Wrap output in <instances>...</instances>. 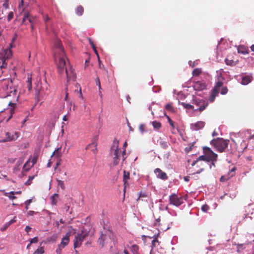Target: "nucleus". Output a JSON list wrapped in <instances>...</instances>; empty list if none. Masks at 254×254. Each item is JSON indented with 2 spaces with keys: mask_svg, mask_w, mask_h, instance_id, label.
<instances>
[{
  "mask_svg": "<svg viewBox=\"0 0 254 254\" xmlns=\"http://www.w3.org/2000/svg\"><path fill=\"white\" fill-rule=\"evenodd\" d=\"M202 72L201 68H196L193 69L192 72V74L194 76H198Z\"/></svg>",
  "mask_w": 254,
  "mask_h": 254,
  "instance_id": "obj_31",
  "label": "nucleus"
},
{
  "mask_svg": "<svg viewBox=\"0 0 254 254\" xmlns=\"http://www.w3.org/2000/svg\"><path fill=\"white\" fill-rule=\"evenodd\" d=\"M209 209V206L207 204L203 205L201 207V210L204 212H206Z\"/></svg>",
  "mask_w": 254,
  "mask_h": 254,
  "instance_id": "obj_40",
  "label": "nucleus"
},
{
  "mask_svg": "<svg viewBox=\"0 0 254 254\" xmlns=\"http://www.w3.org/2000/svg\"><path fill=\"white\" fill-rule=\"evenodd\" d=\"M249 49L244 46H241L238 48V52L244 55L248 54L249 53Z\"/></svg>",
  "mask_w": 254,
  "mask_h": 254,
  "instance_id": "obj_19",
  "label": "nucleus"
},
{
  "mask_svg": "<svg viewBox=\"0 0 254 254\" xmlns=\"http://www.w3.org/2000/svg\"><path fill=\"white\" fill-rule=\"evenodd\" d=\"M64 248H62V245H58V249L56 250V253H57V254H61V253H62V250L63 249H64Z\"/></svg>",
  "mask_w": 254,
  "mask_h": 254,
  "instance_id": "obj_43",
  "label": "nucleus"
},
{
  "mask_svg": "<svg viewBox=\"0 0 254 254\" xmlns=\"http://www.w3.org/2000/svg\"><path fill=\"white\" fill-rule=\"evenodd\" d=\"M9 48H6V49L2 50L0 51V60L2 62V65L1 66H6L7 63L6 60L9 59L12 56V52L10 50V48L12 47V43L9 45Z\"/></svg>",
  "mask_w": 254,
  "mask_h": 254,
  "instance_id": "obj_7",
  "label": "nucleus"
},
{
  "mask_svg": "<svg viewBox=\"0 0 254 254\" xmlns=\"http://www.w3.org/2000/svg\"><path fill=\"white\" fill-rule=\"evenodd\" d=\"M61 147L58 148L56 150L54 151V152L53 153L52 156L55 155L56 157H57L58 159L61 158V157L62 156V153L61 152Z\"/></svg>",
  "mask_w": 254,
  "mask_h": 254,
  "instance_id": "obj_23",
  "label": "nucleus"
},
{
  "mask_svg": "<svg viewBox=\"0 0 254 254\" xmlns=\"http://www.w3.org/2000/svg\"><path fill=\"white\" fill-rule=\"evenodd\" d=\"M43 19H44V21H45V22L46 23L48 20H50V18L48 15H47V14L44 15H43Z\"/></svg>",
  "mask_w": 254,
  "mask_h": 254,
  "instance_id": "obj_55",
  "label": "nucleus"
},
{
  "mask_svg": "<svg viewBox=\"0 0 254 254\" xmlns=\"http://www.w3.org/2000/svg\"><path fill=\"white\" fill-rule=\"evenodd\" d=\"M129 179V173L128 172H126V171H124V178L123 181L125 183H126V180H127Z\"/></svg>",
  "mask_w": 254,
  "mask_h": 254,
  "instance_id": "obj_35",
  "label": "nucleus"
},
{
  "mask_svg": "<svg viewBox=\"0 0 254 254\" xmlns=\"http://www.w3.org/2000/svg\"><path fill=\"white\" fill-rule=\"evenodd\" d=\"M28 18V22L29 23H30L31 24H33L34 22V20L35 18V17L31 15L30 14V13H29V18Z\"/></svg>",
  "mask_w": 254,
  "mask_h": 254,
  "instance_id": "obj_44",
  "label": "nucleus"
},
{
  "mask_svg": "<svg viewBox=\"0 0 254 254\" xmlns=\"http://www.w3.org/2000/svg\"><path fill=\"white\" fill-rule=\"evenodd\" d=\"M193 87L195 90L202 91L206 89V84L203 81H197L194 82Z\"/></svg>",
  "mask_w": 254,
  "mask_h": 254,
  "instance_id": "obj_13",
  "label": "nucleus"
},
{
  "mask_svg": "<svg viewBox=\"0 0 254 254\" xmlns=\"http://www.w3.org/2000/svg\"><path fill=\"white\" fill-rule=\"evenodd\" d=\"M9 226H10V225H9V224H8V223H6L4 225V226L3 227H1V228H0V230H1V231H5V230L7 229V228Z\"/></svg>",
  "mask_w": 254,
  "mask_h": 254,
  "instance_id": "obj_50",
  "label": "nucleus"
},
{
  "mask_svg": "<svg viewBox=\"0 0 254 254\" xmlns=\"http://www.w3.org/2000/svg\"><path fill=\"white\" fill-rule=\"evenodd\" d=\"M251 81V78L248 76H246L243 77L242 80V84L243 85H247L250 83Z\"/></svg>",
  "mask_w": 254,
  "mask_h": 254,
  "instance_id": "obj_25",
  "label": "nucleus"
},
{
  "mask_svg": "<svg viewBox=\"0 0 254 254\" xmlns=\"http://www.w3.org/2000/svg\"><path fill=\"white\" fill-rule=\"evenodd\" d=\"M109 234L110 232H107L106 234H101L100 237L98 239V243L102 248L104 247L105 244L108 242L110 239Z\"/></svg>",
  "mask_w": 254,
  "mask_h": 254,
  "instance_id": "obj_12",
  "label": "nucleus"
},
{
  "mask_svg": "<svg viewBox=\"0 0 254 254\" xmlns=\"http://www.w3.org/2000/svg\"><path fill=\"white\" fill-rule=\"evenodd\" d=\"M27 83H32V76L31 75L28 74L27 76Z\"/></svg>",
  "mask_w": 254,
  "mask_h": 254,
  "instance_id": "obj_54",
  "label": "nucleus"
},
{
  "mask_svg": "<svg viewBox=\"0 0 254 254\" xmlns=\"http://www.w3.org/2000/svg\"><path fill=\"white\" fill-rule=\"evenodd\" d=\"M83 12H84V8L83 7V6H82L81 5H79L77 7L76 9V13L79 15V16H81L82 15V14L83 13Z\"/></svg>",
  "mask_w": 254,
  "mask_h": 254,
  "instance_id": "obj_27",
  "label": "nucleus"
},
{
  "mask_svg": "<svg viewBox=\"0 0 254 254\" xmlns=\"http://www.w3.org/2000/svg\"><path fill=\"white\" fill-rule=\"evenodd\" d=\"M197 160L198 161H199V160H203V161H205L207 162V159L206 155L205 154L204 155L200 156L198 158Z\"/></svg>",
  "mask_w": 254,
  "mask_h": 254,
  "instance_id": "obj_45",
  "label": "nucleus"
},
{
  "mask_svg": "<svg viewBox=\"0 0 254 254\" xmlns=\"http://www.w3.org/2000/svg\"><path fill=\"white\" fill-rule=\"evenodd\" d=\"M124 186H124V194L125 195V191H126V190H126V187H127V186H128V183H127V180H126V184H125V183L124 182Z\"/></svg>",
  "mask_w": 254,
  "mask_h": 254,
  "instance_id": "obj_61",
  "label": "nucleus"
},
{
  "mask_svg": "<svg viewBox=\"0 0 254 254\" xmlns=\"http://www.w3.org/2000/svg\"><path fill=\"white\" fill-rule=\"evenodd\" d=\"M251 50L253 52H254V45H252L251 46Z\"/></svg>",
  "mask_w": 254,
  "mask_h": 254,
  "instance_id": "obj_64",
  "label": "nucleus"
},
{
  "mask_svg": "<svg viewBox=\"0 0 254 254\" xmlns=\"http://www.w3.org/2000/svg\"><path fill=\"white\" fill-rule=\"evenodd\" d=\"M219 94V90L213 88L211 92L210 96L208 99V101L210 102H213L215 99L216 96L218 95Z\"/></svg>",
  "mask_w": 254,
  "mask_h": 254,
  "instance_id": "obj_18",
  "label": "nucleus"
},
{
  "mask_svg": "<svg viewBox=\"0 0 254 254\" xmlns=\"http://www.w3.org/2000/svg\"><path fill=\"white\" fill-rule=\"evenodd\" d=\"M193 103L196 106L199 107L198 108L195 109L194 111H199V112H201L208 106V103L206 101L196 98L193 99Z\"/></svg>",
  "mask_w": 254,
  "mask_h": 254,
  "instance_id": "obj_11",
  "label": "nucleus"
},
{
  "mask_svg": "<svg viewBox=\"0 0 254 254\" xmlns=\"http://www.w3.org/2000/svg\"><path fill=\"white\" fill-rule=\"evenodd\" d=\"M167 118L168 119V122H169L170 125L172 127L173 129H174L175 128V126H174V122L168 116H167Z\"/></svg>",
  "mask_w": 254,
  "mask_h": 254,
  "instance_id": "obj_41",
  "label": "nucleus"
},
{
  "mask_svg": "<svg viewBox=\"0 0 254 254\" xmlns=\"http://www.w3.org/2000/svg\"><path fill=\"white\" fill-rule=\"evenodd\" d=\"M169 201L170 204L176 206H179L183 203V197H179L177 194L173 193L169 196Z\"/></svg>",
  "mask_w": 254,
  "mask_h": 254,
  "instance_id": "obj_10",
  "label": "nucleus"
},
{
  "mask_svg": "<svg viewBox=\"0 0 254 254\" xmlns=\"http://www.w3.org/2000/svg\"><path fill=\"white\" fill-rule=\"evenodd\" d=\"M96 82L97 85L99 87V89L101 90V84H100L99 78L98 77L96 78Z\"/></svg>",
  "mask_w": 254,
  "mask_h": 254,
  "instance_id": "obj_52",
  "label": "nucleus"
},
{
  "mask_svg": "<svg viewBox=\"0 0 254 254\" xmlns=\"http://www.w3.org/2000/svg\"><path fill=\"white\" fill-rule=\"evenodd\" d=\"M32 87V83H30L27 84V87L29 91H30L31 90Z\"/></svg>",
  "mask_w": 254,
  "mask_h": 254,
  "instance_id": "obj_60",
  "label": "nucleus"
},
{
  "mask_svg": "<svg viewBox=\"0 0 254 254\" xmlns=\"http://www.w3.org/2000/svg\"><path fill=\"white\" fill-rule=\"evenodd\" d=\"M23 13V17L22 20L21 24L26 25V20H28V18H29V12L24 11Z\"/></svg>",
  "mask_w": 254,
  "mask_h": 254,
  "instance_id": "obj_21",
  "label": "nucleus"
},
{
  "mask_svg": "<svg viewBox=\"0 0 254 254\" xmlns=\"http://www.w3.org/2000/svg\"><path fill=\"white\" fill-rule=\"evenodd\" d=\"M119 141H114L111 148V154L114 155L113 164L117 165L120 161L121 151L119 147Z\"/></svg>",
  "mask_w": 254,
  "mask_h": 254,
  "instance_id": "obj_5",
  "label": "nucleus"
},
{
  "mask_svg": "<svg viewBox=\"0 0 254 254\" xmlns=\"http://www.w3.org/2000/svg\"><path fill=\"white\" fill-rule=\"evenodd\" d=\"M76 230L73 229L72 226H70L68 228V231L65 234V235L63 238L62 242L60 245H62V248H64L67 246L69 241L70 236L73 234H75Z\"/></svg>",
  "mask_w": 254,
  "mask_h": 254,
  "instance_id": "obj_9",
  "label": "nucleus"
},
{
  "mask_svg": "<svg viewBox=\"0 0 254 254\" xmlns=\"http://www.w3.org/2000/svg\"><path fill=\"white\" fill-rule=\"evenodd\" d=\"M39 156V154L37 152H35L33 153V157L31 160L32 165H34L37 162L38 158Z\"/></svg>",
  "mask_w": 254,
  "mask_h": 254,
  "instance_id": "obj_28",
  "label": "nucleus"
},
{
  "mask_svg": "<svg viewBox=\"0 0 254 254\" xmlns=\"http://www.w3.org/2000/svg\"><path fill=\"white\" fill-rule=\"evenodd\" d=\"M11 79H8L4 82V89L5 90L7 95L3 97H12V99L9 100L8 102V105L12 107L11 110H13L15 108L16 102L18 101V96L17 93V91L16 89L14 87H12L11 86Z\"/></svg>",
  "mask_w": 254,
  "mask_h": 254,
  "instance_id": "obj_2",
  "label": "nucleus"
},
{
  "mask_svg": "<svg viewBox=\"0 0 254 254\" xmlns=\"http://www.w3.org/2000/svg\"><path fill=\"white\" fill-rule=\"evenodd\" d=\"M58 198L59 195L57 193H55L51 196V199L53 205H56L57 204Z\"/></svg>",
  "mask_w": 254,
  "mask_h": 254,
  "instance_id": "obj_24",
  "label": "nucleus"
},
{
  "mask_svg": "<svg viewBox=\"0 0 254 254\" xmlns=\"http://www.w3.org/2000/svg\"><path fill=\"white\" fill-rule=\"evenodd\" d=\"M5 135L6 138L4 141H9L16 139L19 136V133L18 132H15L14 134H12L8 132L6 133Z\"/></svg>",
  "mask_w": 254,
  "mask_h": 254,
  "instance_id": "obj_16",
  "label": "nucleus"
},
{
  "mask_svg": "<svg viewBox=\"0 0 254 254\" xmlns=\"http://www.w3.org/2000/svg\"><path fill=\"white\" fill-rule=\"evenodd\" d=\"M165 109L171 112H174V109L172 106V104L171 103H168L166 104V105L165 106Z\"/></svg>",
  "mask_w": 254,
  "mask_h": 254,
  "instance_id": "obj_33",
  "label": "nucleus"
},
{
  "mask_svg": "<svg viewBox=\"0 0 254 254\" xmlns=\"http://www.w3.org/2000/svg\"><path fill=\"white\" fill-rule=\"evenodd\" d=\"M55 58L58 59L57 63L58 71L62 75L66 74L67 80H75L76 76L71 67L67 57L64 53L62 42L59 39H56L54 43Z\"/></svg>",
  "mask_w": 254,
  "mask_h": 254,
  "instance_id": "obj_1",
  "label": "nucleus"
},
{
  "mask_svg": "<svg viewBox=\"0 0 254 254\" xmlns=\"http://www.w3.org/2000/svg\"><path fill=\"white\" fill-rule=\"evenodd\" d=\"M223 84V83L222 81H218L216 83V84L213 88L219 90L220 88L222 86Z\"/></svg>",
  "mask_w": 254,
  "mask_h": 254,
  "instance_id": "obj_37",
  "label": "nucleus"
},
{
  "mask_svg": "<svg viewBox=\"0 0 254 254\" xmlns=\"http://www.w3.org/2000/svg\"><path fill=\"white\" fill-rule=\"evenodd\" d=\"M139 129L143 133L144 131V126L143 124H141L139 127Z\"/></svg>",
  "mask_w": 254,
  "mask_h": 254,
  "instance_id": "obj_56",
  "label": "nucleus"
},
{
  "mask_svg": "<svg viewBox=\"0 0 254 254\" xmlns=\"http://www.w3.org/2000/svg\"><path fill=\"white\" fill-rule=\"evenodd\" d=\"M225 61L227 65L230 66L235 65L237 63V62H235L233 60H229L228 59H226Z\"/></svg>",
  "mask_w": 254,
  "mask_h": 254,
  "instance_id": "obj_30",
  "label": "nucleus"
},
{
  "mask_svg": "<svg viewBox=\"0 0 254 254\" xmlns=\"http://www.w3.org/2000/svg\"><path fill=\"white\" fill-rule=\"evenodd\" d=\"M130 251L133 254H139V247L136 245H133L130 247Z\"/></svg>",
  "mask_w": 254,
  "mask_h": 254,
  "instance_id": "obj_22",
  "label": "nucleus"
},
{
  "mask_svg": "<svg viewBox=\"0 0 254 254\" xmlns=\"http://www.w3.org/2000/svg\"><path fill=\"white\" fill-rule=\"evenodd\" d=\"M24 0H20V3L19 4L18 9L20 14H22L25 11V8L24 7Z\"/></svg>",
  "mask_w": 254,
  "mask_h": 254,
  "instance_id": "obj_29",
  "label": "nucleus"
},
{
  "mask_svg": "<svg viewBox=\"0 0 254 254\" xmlns=\"http://www.w3.org/2000/svg\"><path fill=\"white\" fill-rule=\"evenodd\" d=\"M38 242V237H35L33 238V239H31L30 242V244H33V243H37Z\"/></svg>",
  "mask_w": 254,
  "mask_h": 254,
  "instance_id": "obj_49",
  "label": "nucleus"
},
{
  "mask_svg": "<svg viewBox=\"0 0 254 254\" xmlns=\"http://www.w3.org/2000/svg\"><path fill=\"white\" fill-rule=\"evenodd\" d=\"M152 126L155 129H158L161 127V124L157 121H153L152 122Z\"/></svg>",
  "mask_w": 254,
  "mask_h": 254,
  "instance_id": "obj_32",
  "label": "nucleus"
},
{
  "mask_svg": "<svg viewBox=\"0 0 254 254\" xmlns=\"http://www.w3.org/2000/svg\"><path fill=\"white\" fill-rule=\"evenodd\" d=\"M13 12H10L7 16V21H10L13 18Z\"/></svg>",
  "mask_w": 254,
  "mask_h": 254,
  "instance_id": "obj_46",
  "label": "nucleus"
},
{
  "mask_svg": "<svg viewBox=\"0 0 254 254\" xmlns=\"http://www.w3.org/2000/svg\"><path fill=\"white\" fill-rule=\"evenodd\" d=\"M61 158L58 159V161H57V162L56 163V167L55 168V170L61 165Z\"/></svg>",
  "mask_w": 254,
  "mask_h": 254,
  "instance_id": "obj_53",
  "label": "nucleus"
},
{
  "mask_svg": "<svg viewBox=\"0 0 254 254\" xmlns=\"http://www.w3.org/2000/svg\"><path fill=\"white\" fill-rule=\"evenodd\" d=\"M89 43H90V45H91L92 48H93L95 53L96 54V55L99 58V55H98V52L96 50L95 45H94L93 42L91 40V39H89Z\"/></svg>",
  "mask_w": 254,
  "mask_h": 254,
  "instance_id": "obj_34",
  "label": "nucleus"
},
{
  "mask_svg": "<svg viewBox=\"0 0 254 254\" xmlns=\"http://www.w3.org/2000/svg\"><path fill=\"white\" fill-rule=\"evenodd\" d=\"M48 86L49 85L47 83H45L43 85H41V83L40 84L38 83L37 85L35 91V96L38 101L44 98L45 96L49 94Z\"/></svg>",
  "mask_w": 254,
  "mask_h": 254,
  "instance_id": "obj_4",
  "label": "nucleus"
},
{
  "mask_svg": "<svg viewBox=\"0 0 254 254\" xmlns=\"http://www.w3.org/2000/svg\"><path fill=\"white\" fill-rule=\"evenodd\" d=\"M44 253L43 247H40L38 248L33 253V254H43Z\"/></svg>",
  "mask_w": 254,
  "mask_h": 254,
  "instance_id": "obj_36",
  "label": "nucleus"
},
{
  "mask_svg": "<svg viewBox=\"0 0 254 254\" xmlns=\"http://www.w3.org/2000/svg\"><path fill=\"white\" fill-rule=\"evenodd\" d=\"M228 92V89L226 87H223L221 89V94L222 95L226 94Z\"/></svg>",
  "mask_w": 254,
  "mask_h": 254,
  "instance_id": "obj_47",
  "label": "nucleus"
},
{
  "mask_svg": "<svg viewBox=\"0 0 254 254\" xmlns=\"http://www.w3.org/2000/svg\"><path fill=\"white\" fill-rule=\"evenodd\" d=\"M31 228L29 226H26V227L25 228V230L27 233H28L29 231H31Z\"/></svg>",
  "mask_w": 254,
  "mask_h": 254,
  "instance_id": "obj_59",
  "label": "nucleus"
},
{
  "mask_svg": "<svg viewBox=\"0 0 254 254\" xmlns=\"http://www.w3.org/2000/svg\"><path fill=\"white\" fill-rule=\"evenodd\" d=\"M34 176H29L28 181L25 183V185H30L31 183V181L33 180Z\"/></svg>",
  "mask_w": 254,
  "mask_h": 254,
  "instance_id": "obj_42",
  "label": "nucleus"
},
{
  "mask_svg": "<svg viewBox=\"0 0 254 254\" xmlns=\"http://www.w3.org/2000/svg\"><path fill=\"white\" fill-rule=\"evenodd\" d=\"M204 154L206 155L207 162H215L217 160V154L215 153L209 147H203Z\"/></svg>",
  "mask_w": 254,
  "mask_h": 254,
  "instance_id": "obj_8",
  "label": "nucleus"
},
{
  "mask_svg": "<svg viewBox=\"0 0 254 254\" xmlns=\"http://www.w3.org/2000/svg\"><path fill=\"white\" fill-rule=\"evenodd\" d=\"M154 173L158 178L163 180H167L168 177L166 173L163 172L160 168H156L154 170Z\"/></svg>",
  "mask_w": 254,
  "mask_h": 254,
  "instance_id": "obj_15",
  "label": "nucleus"
},
{
  "mask_svg": "<svg viewBox=\"0 0 254 254\" xmlns=\"http://www.w3.org/2000/svg\"><path fill=\"white\" fill-rule=\"evenodd\" d=\"M10 193H11V194H12V195H8V197H9L10 199H15V198H16V197H15V196H13V195H14V192H13V191H11V192H10Z\"/></svg>",
  "mask_w": 254,
  "mask_h": 254,
  "instance_id": "obj_58",
  "label": "nucleus"
},
{
  "mask_svg": "<svg viewBox=\"0 0 254 254\" xmlns=\"http://www.w3.org/2000/svg\"><path fill=\"white\" fill-rule=\"evenodd\" d=\"M236 168L235 167L233 168L228 173L227 175L222 176L220 179V181L221 182H224L228 180L230 178L232 177L235 175V171Z\"/></svg>",
  "mask_w": 254,
  "mask_h": 254,
  "instance_id": "obj_14",
  "label": "nucleus"
},
{
  "mask_svg": "<svg viewBox=\"0 0 254 254\" xmlns=\"http://www.w3.org/2000/svg\"><path fill=\"white\" fill-rule=\"evenodd\" d=\"M30 159H29L27 162L24 164L23 170L25 171H29L31 167H32L34 165H32V164L31 165L30 164Z\"/></svg>",
  "mask_w": 254,
  "mask_h": 254,
  "instance_id": "obj_20",
  "label": "nucleus"
},
{
  "mask_svg": "<svg viewBox=\"0 0 254 254\" xmlns=\"http://www.w3.org/2000/svg\"><path fill=\"white\" fill-rule=\"evenodd\" d=\"M229 142L230 141L228 139H224L222 138L218 137L212 139L210 141V144L217 151L223 152L225 151V149L227 148Z\"/></svg>",
  "mask_w": 254,
  "mask_h": 254,
  "instance_id": "obj_3",
  "label": "nucleus"
},
{
  "mask_svg": "<svg viewBox=\"0 0 254 254\" xmlns=\"http://www.w3.org/2000/svg\"><path fill=\"white\" fill-rule=\"evenodd\" d=\"M182 106L186 109H193V106L190 104L182 103Z\"/></svg>",
  "mask_w": 254,
  "mask_h": 254,
  "instance_id": "obj_38",
  "label": "nucleus"
},
{
  "mask_svg": "<svg viewBox=\"0 0 254 254\" xmlns=\"http://www.w3.org/2000/svg\"><path fill=\"white\" fill-rule=\"evenodd\" d=\"M3 6L6 9L8 8V7H9V4H8V1L7 0H5L3 4H2Z\"/></svg>",
  "mask_w": 254,
  "mask_h": 254,
  "instance_id": "obj_51",
  "label": "nucleus"
},
{
  "mask_svg": "<svg viewBox=\"0 0 254 254\" xmlns=\"http://www.w3.org/2000/svg\"><path fill=\"white\" fill-rule=\"evenodd\" d=\"M22 161H18L16 164L17 165V168L22 164Z\"/></svg>",
  "mask_w": 254,
  "mask_h": 254,
  "instance_id": "obj_63",
  "label": "nucleus"
},
{
  "mask_svg": "<svg viewBox=\"0 0 254 254\" xmlns=\"http://www.w3.org/2000/svg\"><path fill=\"white\" fill-rule=\"evenodd\" d=\"M126 150L125 148H124V150H123V151L122 152V157H123V162L125 161L126 159Z\"/></svg>",
  "mask_w": 254,
  "mask_h": 254,
  "instance_id": "obj_48",
  "label": "nucleus"
},
{
  "mask_svg": "<svg viewBox=\"0 0 254 254\" xmlns=\"http://www.w3.org/2000/svg\"><path fill=\"white\" fill-rule=\"evenodd\" d=\"M159 235V233H158L157 234H155L153 236V240L152 241V247H156V243L158 242V238Z\"/></svg>",
  "mask_w": 254,
  "mask_h": 254,
  "instance_id": "obj_26",
  "label": "nucleus"
},
{
  "mask_svg": "<svg viewBox=\"0 0 254 254\" xmlns=\"http://www.w3.org/2000/svg\"><path fill=\"white\" fill-rule=\"evenodd\" d=\"M89 231L83 228L80 234H77L75 236L74 240L73 247L74 249L79 248L81 246L82 242L86 237L89 235Z\"/></svg>",
  "mask_w": 254,
  "mask_h": 254,
  "instance_id": "obj_6",
  "label": "nucleus"
},
{
  "mask_svg": "<svg viewBox=\"0 0 254 254\" xmlns=\"http://www.w3.org/2000/svg\"><path fill=\"white\" fill-rule=\"evenodd\" d=\"M31 202V199H28L25 201V205H29Z\"/></svg>",
  "mask_w": 254,
  "mask_h": 254,
  "instance_id": "obj_62",
  "label": "nucleus"
},
{
  "mask_svg": "<svg viewBox=\"0 0 254 254\" xmlns=\"http://www.w3.org/2000/svg\"><path fill=\"white\" fill-rule=\"evenodd\" d=\"M205 122L199 121L194 124H191V128L194 130H198L202 128L205 126Z\"/></svg>",
  "mask_w": 254,
  "mask_h": 254,
  "instance_id": "obj_17",
  "label": "nucleus"
},
{
  "mask_svg": "<svg viewBox=\"0 0 254 254\" xmlns=\"http://www.w3.org/2000/svg\"><path fill=\"white\" fill-rule=\"evenodd\" d=\"M57 182H58V186L59 187H61L62 189V190H64L65 187L64 185V182L61 180H58Z\"/></svg>",
  "mask_w": 254,
  "mask_h": 254,
  "instance_id": "obj_39",
  "label": "nucleus"
},
{
  "mask_svg": "<svg viewBox=\"0 0 254 254\" xmlns=\"http://www.w3.org/2000/svg\"><path fill=\"white\" fill-rule=\"evenodd\" d=\"M16 221V217H14L12 219L10 220L7 223H8V224H9L10 225L11 224L15 222Z\"/></svg>",
  "mask_w": 254,
  "mask_h": 254,
  "instance_id": "obj_57",
  "label": "nucleus"
}]
</instances>
